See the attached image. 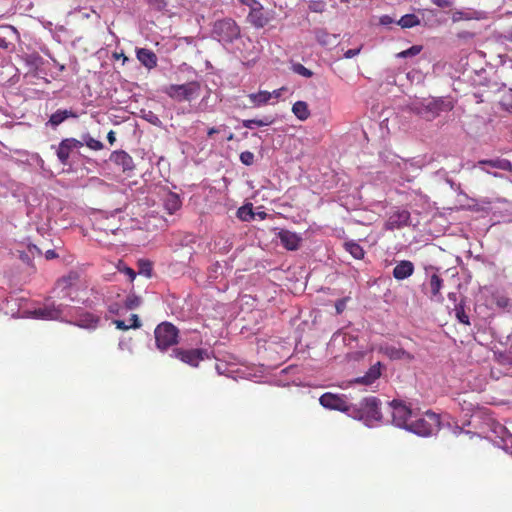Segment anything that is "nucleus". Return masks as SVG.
Instances as JSON below:
<instances>
[{"instance_id": "412c9836", "label": "nucleus", "mask_w": 512, "mask_h": 512, "mask_svg": "<svg viewBox=\"0 0 512 512\" xmlns=\"http://www.w3.org/2000/svg\"><path fill=\"white\" fill-rule=\"evenodd\" d=\"M77 117H78L77 113L74 112L73 110L59 109L50 116L48 124H50L52 127H57L61 123H63L66 119L77 118Z\"/></svg>"}, {"instance_id": "5701e85b", "label": "nucleus", "mask_w": 512, "mask_h": 512, "mask_svg": "<svg viewBox=\"0 0 512 512\" xmlns=\"http://www.w3.org/2000/svg\"><path fill=\"white\" fill-rule=\"evenodd\" d=\"M248 99L253 107H261L266 105L272 99V94L268 91L261 90L257 93L249 94Z\"/></svg>"}, {"instance_id": "bb28decb", "label": "nucleus", "mask_w": 512, "mask_h": 512, "mask_svg": "<svg viewBox=\"0 0 512 512\" xmlns=\"http://www.w3.org/2000/svg\"><path fill=\"white\" fill-rule=\"evenodd\" d=\"M344 248L347 252L351 254L353 258L357 260H361L364 258V249L357 242L347 241L344 243Z\"/></svg>"}, {"instance_id": "7c9ffc66", "label": "nucleus", "mask_w": 512, "mask_h": 512, "mask_svg": "<svg viewBox=\"0 0 512 512\" xmlns=\"http://www.w3.org/2000/svg\"><path fill=\"white\" fill-rule=\"evenodd\" d=\"M420 20L419 18L414 14H406L400 18L398 21V24L402 28H412L414 26L419 25Z\"/></svg>"}, {"instance_id": "052dcab7", "label": "nucleus", "mask_w": 512, "mask_h": 512, "mask_svg": "<svg viewBox=\"0 0 512 512\" xmlns=\"http://www.w3.org/2000/svg\"><path fill=\"white\" fill-rule=\"evenodd\" d=\"M109 311H110L111 313H118V309H117V308H116V306H114V305H111V306L109 307Z\"/></svg>"}, {"instance_id": "69168bd1", "label": "nucleus", "mask_w": 512, "mask_h": 512, "mask_svg": "<svg viewBox=\"0 0 512 512\" xmlns=\"http://www.w3.org/2000/svg\"><path fill=\"white\" fill-rule=\"evenodd\" d=\"M259 216H260V218H261V219H264V218H265V216H266V213H264V212L259 213Z\"/></svg>"}, {"instance_id": "6e6d98bb", "label": "nucleus", "mask_w": 512, "mask_h": 512, "mask_svg": "<svg viewBox=\"0 0 512 512\" xmlns=\"http://www.w3.org/2000/svg\"><path fill=\"white\" fill-rule=\"evenodd\" d=\"M344 306H345V303H344V300H340L336 303V310H337V313H341L344 309Z\"/></svg>"}, {"instance_id": "c03bdc74", "label": "nucleus", "mask_w": 512, "mask_h": 512, "mask_svg": "<svg viewBox=\"0 0 512 512\" xmlns=\"http://www.w3.org/2000/svg\"><path fill=\"white\" fill-rule=\"evenodd\" d=\"M27 251L28 253H30V255L32 257H34L35 255L37 256H40L42 254V251L40 250V248H38L36 245L34 244H29L27 246Z\"/></svg>"}, {"instance_id": "a18cd8bd", "label": "nucleus", "mask_w": 512, "mask_h": 512, "mask_svg": "<svg viewBox=\"0 0 512 512\" xmlns=\"http://www.w3.org/2000/svg\"><path fill=\"white\" fill-rule=\"evenodd\" d=\"M130 321H131V324H129V325L131 326V328L137 329V328L141 327V322H140L137 314H132L130 317Z\"/></svg>"}, {"instance_id": "393cba45", "label": "nucleus", "mask_w": 512, "mask_h": 512, "mask_svg": "<svg viewBox=\"0 0 512 512\" xmlns=\"http://www.w3.org/2000/svg\"><path fill=\"white\" fill-rule=\"evenodd\" d=\"M293 114L301 121H305L310 116L308 104L305 101H297L292 106Z\"/></svg>"}, {"instance_id": "9b49d317", "label": "nucleus", "mask_w": 512, "mask_h": 512, "mask_svg": "<svg viewBox=\"0 0 512 512\" xmlns=\"http://www.w3.org/2000/svg\"><path fill=\"white\" fill-rule=\"evenodd\" d=\"M410 212L406 209H397L390 214L385 222L386 230L401 229L409 224Z\"/></svg>"}, {"instance_id": "de8ad7c7", "label": "nucleus", "mask_w": 512, "mask_h": 512, "mask_svg": "<svg viewBox=\"0 0 512 512\" xmlns=\"http://www.w3.org/2000/svg\"><path fill=\"white\" fill-rule=\"evenodd\" d=\"M19 258L22 260L23 263L27 264V265H31L32 264V259L30 257V253L25 252H20L19 254Z\"/></svg>"}, {"instance_id": "e433bc0d", "label": "nucleus", "mask_w": 512, "mask_h": 512, "mask_svg": "<svg viewBox=\"0 0 512 512\" xmlns=\"http://www.w3.org/2000/svg\"><path fill=\"white\" fill-rule=\"evenodd\" d=\"M292 70L294 73L299 74L303 77L310 78L313 75V72L306 68L301 63H295L292 65Z\"/></svg>"}, {"instance_id": "774afa93", "label": "nucleus", "mask_w": 512, "mask_h": 512, "mask_svg": "<svg viewBox=\"0 0 512 512\" xmlns=\"http://www.w3.org/2000/svg\"><path fill=\"white\" fill-rule=\"evenodd\" d=\"M241 1H242V3H245V4L249 5L245 0H241Z\"/></svg>"}, {"instance_id": "338daca9", "label": "nucleus", "mask_w": 512, "mask_h": 512, "mask_svg": "<svg viewBox=\"0 0 512 512\" xmlns=\"http://www.w3.org/2000/svg\"><path fill=\"white\" fill-rule=\"evenodd\" d=\"M241 1H242V3H245V4L249 5L245 0H241Z\"/></svg>"}, {"instance_id": "f704fd0d", "label": "nucleus", "mask_w": 512, "mask_h": 512, "mask_svg": "<svg viewBox=\"0 0 512 512\" xmlns=\"http://www.w3.org/2000/svg\"><path fill=\"white\" fill-rule=\"evenodd\" d=\"M141 303H142L141 298L135 294H129L126 297L125 302H124L125 307L128 310H133V309L138 308Z\"/></svg>"}, {"instance_id": "9d476101", "label": "nucleus", "mask_w": 512, "mask_h": 512, "mask_svg": "<svg viewBox=\"0 0 512 512\" xmlns=\"http://www.w3.org/2000/svg\"><path fill=\"white\" fill-rule=\"evenodd\" d=\"M378 350L390 360H404L406 362H411L415 359V356L412 353L391 344L380 345Z\"/></svg>"}, {"instance_id": "423d86ee", "label": "nucleus", "mask_w": 512, "mask_h": 512, "mask_svg": "<svg viewBox=\"0 0 512 512\" xmlns=\"http://www.w3.org/2000/svg\"><path fill=\"white\" fill-rule=\"evenodd\" d=\"M178 333V329L169 322L159 324L154 331L157 348L161 351H165L177 344Z\"/></svg>"}, {"instance_id": "f3484780", "label": "nucleus", "mask_w": 512, "mask_h": 512, "mask_svg": "<svg viewBox=\"0 0 512 512\" xmlns=\"http://www.w3.org/2000/svg\"><path fill=\"white\" fill-rule=\"evenodd\" d=\"M34 315L37 318L44 320H59L61 318L62 311L60 307L51 304L35 309Z\"/></svg>"}, {"instance_id": "864d4df0", "label": "nucleus", "mask_w": 512, "mask_h": 512, "mask_svg": "<svg viewBox=\"0 0 512 512\" xmlns=\"http://www.w3.org/2000/svg\"><path fill=\"white\" fill-rule=\"evenodd\" d=\"M107 140L108 142L113 145L116 141L115 132L113 130H110L107 134Z\"/></svg>"}, {"instance_id": "f03ea898", "label": "nucleus", "mask_w": 512, "mask_h": 512, "mask_svg": "<svg viewBox=\"0 0 512 512\" xmlns=\"http://www.w3.org/2000/svg\"><path fill=\"white\" fill-rule=\"evenodd\" d=\"M380 403V400L374 396L364 398L358 404H352L353 407L350 417L363 420L367 424L373 421H379L382 418Z\"/></svg>"}, {"instance_id": "1a4fd4ad", "label": "nucleus", "mask_w": 512, "mask_h": 512, "mask_svg": "<svg viewBox=\"0 0 512 512\" xmlns=\"http://www.w3.org/2000/svg\"><path fill=\"white\" fill-rule=\"evenodd\" d=\"M207 355L204 349H183L174 348L171 356L180 360L181 362L188 364L192 367H198L199 363L204 360Z\"/></svg>"}, {"instance_id": "473e14b6", "label": "nucleus", "mask_w": 512, "mask_h": 512, "mask_svg": "<svg viewBox=\"0 0 512 512\" xmlns=\"http://www.w3.org/2000/svg\"><path fill=\"white\" fill-rule=\"evenodd\" d=\"M83 142L86 144L88 148L94 151L102 150L104 145L101 141L94 139L89 134H85L82 136Z\"/></svg>"}, {"instance_id": "4468645a", "label": "nucleus", "mask_w": 512, "mask_h": 512, "mask_svg": "<svg viewBox=\"0 0 512 512\" xmlns=\"http://www.w3.org/2000/svg\"><path fill=\"white\" fill-rule=\"evenodd\" d=\"M110 160L117 166L122 168V171L128 172L135 168L132 157L124 150L114 151L110 155Z\"/></svg>"}, {"instance_id": "c85d7f7f", "label": "nucleus", "mask_w": 512, "mask_h": 512, "mask_svg": "<svg viewBox=\"0 0 512 512\" xmlns=\"http://www.w3.org/2000/svg\"><path fill=\"white\" fill-rule=\"evenodd\" d=\"M454 311H455V317L457 318V320L460 323H462L464 325H470V318L465 311V301L464 300H461L458 304H456Z\"/></svg>"}, {"instance_id": "a211bd4d", "label": "nucleus", "mask_w": 512, "mask_h": 512, "mask_svg": "<svg viewBox=\"0 0 512 512\" xmlns=\"http://www.w3.org/2000/svg\"><path fill=\"white\" fill-rule=\"evenodd\" d=\"M414 264L409 260L400 261L393 269V276L397 280H404L414 273Z\"/></svg>"}, {"instance_id": "f257e3e1", "label": "nucleus", "mask_w": 512, "mask_h": 512, "mask_svg": "<svg viewBox=\"0 0 512 512\" xmlns=\"http://www.w3.org/2000/svg\"><path fill=\"white\" fill-rule=\"evenodd\" d=\"M454 106L455 102L451 97H429L413 101L409 110L427 121H433L442 112L452 111Z\"/></svg>"}, {"instance_id": "20e7f679", "label": "nucleus", "mask_w": 512, "mask_h": 512, "mask_svg": "<svg viewBox=\"0 0 512 512\" xmlns=\"http://www.w3.org/2000/svg\"><path fill=\"white\" fill-rule=\"evenodd\" d=\"M163 92L177 102H191L199 97L201 84L198 81H190L184 84H170L163 89Z\"/></svg>"}, {"instance_id": "79ce46f5", "label": "nucleus", "mask_w": 512, "mask_h": 512, "mask_svg": "<svg viewBox=\"0 0 512 512\" xmlns=\"http://www.w3.org/2000/svg\"><path fill=\"white\" fill-rule=\"evenodd\" d=\"M433 4L440 8H448L453 5L452 0H431Z\"/></svg>"}, {"instance_id": "dca6fc26", "label": "nucleus", "mask_w": 512, "mask_h": 512, "mask_svg": "<svg viewBox=\"0 0 512 512\" xmlns=\"http://www.w3.org/2000/svg\"><path fill=\"white\" fill-rule=\"evenodd\" d=\"M382 364L381 362H377L374 365H372L368 371L365 373V375L358 377L355 379V382L362 385H371L373 384L377 379L380 378L382 374Z\"/></svg>"}, {"instance_id": "bf43d9fd", "label": "nucleus", "mask_w": 512, "mask_h": 512, "mask_svg": "<svg viewBox=\"0 0 512 512\" xmlns=\"http://www.w3.org/2000/svg\"><path fill=\"white\" fill-rule=\"evenodd\" d=\"M218 132H219V130H218L217 128L212 127V128H210V129L208 130V133H207V134H208V136H209V137H211V136H213L214 134H216V133H218Z\"/></svg>"}, {"instance_id": "0e129e2a", "label": "nucleus", "mask_w": 512, "mask_h": 512, "mask_svg": "<svg viewBox=\"0 0 512 512\" xmlns=\"http://www.w3.org/2000/svg\"><path fill=\"white\" fill-rule=\"evenodd\" d=\"M233 137H234V134H233V133H231V134L227 137V140H228V141H231V140L233 139Z\"/></svg>"}, {"instance_id": "b1692460", "label": "nucleus", "mask_w": 512, "mask_h": 512, "mask_svg": "<svg viewBox=\"0 0 512 512\" xmlns=\"http://www.w3.org/2000/svg\"><path fill=\"white\" fill-rule=\"evenodd\" d=\"M429 287L431 292V299L442 298L441 289L443 287V279L437 274H432L429 281Z\"/></svg>"}, {"instance_id": "72a5a7b5", "label": "nucleus", "mask_w": 512, "mask_h": 512, "mask_svg": "<svg viewBox=\"0 0 512 512\" xmlns=\"http://www.w3.org/2000/svg\"><path fill=\"white\" fill-rule=\"evenodd\" d=\"M142 115L141 117L146 120L148 123L156 126V127H161L162 126V121L160 120V118L158 117V115H156L153 111H145V110H142L141 111Z\"/></svg>"}, {"instance_id": "49530a36", "label": "nucleus", "mask_w": 512, "mask_h": 512, "mask_svg": "<svg viewBox=\"0 0 512 512\" xmlns=\"http://www.w3.org/2000/svg\"><path fill=\"white\" fill-rule=\"evenodd\" d=\"M113 324L116 326L117 329L126 331L131 328L130 325L126 324L123 320H114Z\"/></svg>"}, {"instance_id": "4d7b16f0", "label": "nucleus", "mask_w": 512, "mask_h": 512, "mask_svg": "<svg viewBox=\"0 0 512 512\" xmlns=\"http://www.w3.org/2000/svg\"><path fill=\"white\" fill-rule=\"evenodd\" d=\"M0 47L1 48H4V49H7L8 48V42L6 41L5 38L3 37H0Z\"/></svg>"}, {"instance_id": "c9c22d12", "label": "nucleus", "mask_w": 512, "mask_h": 512, "mask_svg": "<svg viewBox=\"0 0 512 512\" xmlns=\"http://www.w3.org/2000/svg\"><path fill=\"white\" fill-rule=\"evenodd\" d=\"M422 50V46L420 45H413L410 48L401 51L396 54L397 58H408L418 55Z\"/></svg>"}, {"instance_id": "ea45409f", "label": "nucleus", "mask_w": 512, "mask_h": 512, "mask_svg": "<svg viewBox=\"0 0 512 512\" xmlns=\"http://www.w3.org/2000/svg\"><path fill=\"white\" fill-rule=\"evenodd\" d=\"M152 271L151 263L148 261L140 262V273L145 274V276L150 277Z\"/></svg>"}, {"instance_id": "e2e57ef3", "label": "nucleus", "mask_w": 512, "mask_h": 512, "mask_svg": "<svg viewBox=\"0 0 512 512\" xmlns=\"http://www.w3.org/2000/svg\"><path fill=\"white\" fill-rule=\"evenodd\" d=\"M505 38L509 41H512V33H509L508 35H505Z\"/></svg>"}, {"instance_id": "a878e982", "label": "nucleus", "mask_w": 512, "mask_h": 512, "mask_svg": "<svg viewBox=\"0 0 512 512\" xmlns=\"http://www.w3.org/2000/svg\"><path fill=\"white\" fill-rule=\"evenodd\" d=\"M164 206L166 210L173 214L175 211H177L181 206V200L179 196L175 193H168L164 200Z\"/></svg>"}, {"instance_id": "7ed1b4c3", "label": "nucleus", "mask_w": 512, "mask_h": 512, "mask_svg": "<svg viewBox=\"0 0 512 512\" xmlns=\"http://www.w3.org/2000/svg\"><path fill=\"white\" fill-rule=\"evenodd\" d=\"M211 34L218 42L231 44L240 37L241 29L232 18H223L214 22Z\"/></svg>"}, {"instance_id": "f8f14e48", "label": "nucleus", "mask_w": 512, "mask_h": 512, "mask_svg": "<svg viewBox=\"0 0 512 512\" xmlns=\"http://www.w3.org/2000/svg\"><path fill=\"white\" fill-rule=\"evenodd\" d=\"M83 146V142L75 138L63 139L57 149V157L61 164L66 165L68 163L70 153L73 149H78Z\"/></svg>"}, {"instance_id": "603ef678", "label": "nucleus", "mask_w": 512, "mask_h": 512, "mask_svg": "<svg viewBox=\"0 0 512 512\" xmlns=\"http://www.w3.org/2000/svg\"><path fill=\"white\" fill-rule=\"evenodd\" d=\"M58 257V254L54 250H47L45 253V258L47 260L55 259Z\"/></svg>"}, {"instance_id": "4c0bfd02", "label": "nucleus", "mask_w": 512, "mask_h": 512, "mask_svg": "<svg viewBox=\"0 0 512 512\" xmlns=\"http://www.w3.org/2000/svg\"><path fill=\"white\" fill-rule=\"evenodd\" d=\"M149 7L156 11H163L167 7L166 0H145Z\"/></svg>"}, {"instance_id": "2f4dec72", "label": "nucleus", "mask_w": 512, "mask_h": 512, "mask_svg": "<svg viewBox=\"0 0 512 512\" xmlns=\"http://www.w3.org/2000/svg\"><path fill=\"white\" fill-rule=\"evenodd\" d=\"M237 216L242 221H251L255 218V213L252 209V204L244 205L237 211Z\"/></svg>"}, {"instance_id": "37998d69", "label": "nucleus", "mask_w": 512, "mask_h": 512, "mask_svg": "<svg viewBox=\"0 0 512 512\" xmlns=\"http://www.w3.org/2000/svg\"><path fill=\"white\" fill-rule=\"evenodd\" d=\"M463 19L468 20V19H470V17L462 11H456L452 15L453 22H457V21H460Z\"/></svg>"}, {"instance_id": "6ab92c4d", "label": "nucleus", "mask_w": 512, "mask_h": 512, "mask_svg": "<svg viewBox=\"0 0 512 512\" xmlns=\"http://www.w3.org/2000/svg\"><path fill=\"white\" fill-rule=\"evenodd\" d=\"M137 59L139 62L148 69L155 68L157 66L156 54L146 48H140L137 50Z\"/></svg>"}, {"instance_id": "0eeeda50", "label": "nucleus", "mask_w": 512, "mask_h": 512, "mask_svg": "<svg viewBox=\"0 0 512 512\" xmlns=\"http://www.w3.org/2000/svg\"><path fill=\"white\" fill-rule=\"evenodd\" d=\"M393 423L407 429L413 418H416V412L401 400H393L389 403Z\"/></svg>"}, {"instance_id": "5fc2aeb1", "label": "nucleus", "mask_w": 512, "mask_h": 512, "mask_svg": "<svg viewBox=\"0 0 512 512\" xmlns=\"http://www.w3.org/2000/svg\"><path fill=\"white\" fill-rule=\"evenodd\" d=\"M285 90L284 87L274 90L273 92H270L272 94V98L278 99L281 97L282 92Z\"/></svg>"}, {"instance_id": "39448f33", "label": "nucleus", "mask_w": 512, "mask_h": 512, "mask_svg": "<svg viewBox=\"0 0 512 512\" xmlns=\"http://www.w3.org/2000/svg\"><path fill=\"white\" fill-rule=\"evenodd\" d=\"M440 427V417L434 412L427 411L423 416L413 418L407 430L419 435L430 436Z\"/></svg>"}, {"instance_id": "4be33fe9", "label": "nucleus", "mask_w": 512, "mask_h": 512, "mask_svg": "<svg viewBox=\"0 0 512 512\" xmlns=\"http://www.w3.org/2000/svg\"><path fill=\"white\" fill-rule=\"evenodd\" d=\"M479 165H488L492 168L503 170V171H512V163L508 159L504 158H495V159H484L478 162Z\"/></svg>"}, {"instance_id": "a19ab883", "label": "nucleus", "mask_w": 512, "mask_h": 512, "mask_svg": "<svg viewBox=\"0 0 512 512\" xmlns=\"http://www.w3.org/2000/svg\"><path fill=\"white\" fill-rule=\"evenodd\" d=\"M309 8L313 12L321 13L324 10V3L315 1L309 5Z\"/></svg>"}, {"instance_id": "2eb2a0df", "label": "nucleus", "mask_w": 512, "mask_h": 512, "mask_svg": "<svg viewBox=\"0 0 512 512\" xmlns=\"http://www.w3.org/2000/svg\"><path fill=\"white\" fill-rule=\"evenodd\" d=\"M278 237L280 239L281 244L287 250H297L300 246L302 238L295 232H291L289 230H281L278 233Z\"/></svg>"}, {"instance_id": "58836bf2", "label": "nucleus", "mask_w": 512, "mask_h": 512, "mask_svg": "<svg viewBox=\"0 0 512 512\" xmlns=\"http://www.w3.org/2000/svg\"><path fill=\"white\" fill-rule=\"evenodd\" d=\"M240 161L247 166L254 163V154L250 151H244L240 154Z\"/></svg>"}, {"instance_id": "6e6552de", "label": "nucleus", "mask_w": 512, "mask_h": 512, "mask_svg": "<svg viewBox=\"0 0 512 512\" xmlns=\"http://www.w3.org/2000/svg\"><path fill=\"white\" fill-rule=\"evenodd\" d=\"M320 404L327 409L337 410L340 412L346 413L348 416H351L352 412V403L347 401V397L345 395L333 394L330 392L324 393L319 398Z\"/></svg>"}, {"instance_id": "cd10ccee", "label": "nucleus", "mask_w": 512, "mask_h": 512, "mask_svg": "<svg viewBox=\"0 0 512 512\" xmlns=\"http://www.w3.org/2000/svg\"><path fill=\"white\" fill-rule=\"evenodd\" d=\"M315 37L319 44L323 46L331 45L335 42L336 36L328 33L324 29L315 30Z\"/></svg>"}, {"instance_id": "680f3d73", "label": "nucleus", "mask_w": 512, "mask_h": 512, "mask_svg": "<svg viewBox=\"0 0 512 512\" xmlns=\"http://www.w3.org/2000/svg\"><path fill=\"white\" fill-rule=\"evenodd\" d=\"M448 297H449V299H451V300H454V301H455V300H456V293H449V294H448Z\"/></svg>"}, {"instance_id": "aec40b11", "label": "nucleus", "mask_w": 512, "mask_h": 512, "mask_svg": "<svg viewBox=\"0 0 512 512\" xmlns=\"http://www.w3.org/2000/svg\"><path fill=\"white\" fill-rule=\"evenodd\" d=\"M99 321L100 319L98 316H95L89 312H81L75 321V325L81 328L91 329L96 328Z\"/></svg>"}, {"instance_id": "c756f323", "label": "nucleus", "mask_w": 512, "mask_h": 512, "mask_svg": "<svg viewBox=\"0 0 512 512\" xmlns=\"http://www.w3.org/2000/svg\"><path fill=\"white\" fill-rule=\"evenodd\" d=\"M274 122L272 117H264L263 119H246L242 121L245 128L253 129L254 126H268Z\"/></svg>"}, {"instance_id": "8fccbe9b", "label": "nucleus", "mask_w": 512, "mask_h": 512, "mask_svg": "<svg viewBox=\"0 0 512 512\" xmlns=\"http://www.w3.org/2000/svg\"><path fill=\"white\" fill-rule=\"evenodd\" d=\"M123 272L130 278L131 281H133L136 277V273L132 268L125 267Z\"/></svg>"}, {"instance_id": "ddd939ff", "label": "nucleus", "mask_w": 512, "mask_h": 512, "mask_svg": "<svg viewBox=\"0 0 512 512\" xmlns=\"http://www.w3.org/2000/svg\"><path fill=\"white\" fill-rule=\"evenodd\" d=\"M251 1L253 2L254 6L250 9V12L247 16V21L255 28H263L268 24L269 18L264 13L263 7L260 3H258L256 0Z\"/></svg>"}, {"instance_id": "3c124183", "label": "nucleus", "mask_w": 512, "mask_h": 512, "mask_svg": "<svg viewBox=\"0 0 512 512\" xmlns=\"http://www.w3.org/2000/svg\"><path fill=\"white\" fill-rule=\"evenodd\" d=\"M474 36L475 34L469 31H462L458 33V37L462 39H470L473 38Z\"/></svg>"}, {"instance_id": "09e8293b", "label": "nucleus", "mask_w": 512, "mask_h": 512, "mask_svg": "<svg viewBox=\"0 0 512 512\" xmlns=\"http://www.w3.org/2000/svg\"><path fill=\"white\" fill-rule=\"evenodd\" d=\"M359 52H360V49H359V48H357V49H349V50H347V51L345 52L344 56H345V58H348V59H349V58H353V57H355L356 55H358V54H359Z\"/></svg>"}, {"instance_id": "13d9d810", "label": "nucleus", "mask_w": 512, "mask_h": 512, "mask_svg": "<svg viewBox=\"0 0 512 512\" xmlns=\"http://www.w3.org/2000/svg\"><path fill=\"white\" fill-rule=\"evenodd\" d=\"M507 304H508V299L507 298H501L500 300H498V305L499 306L505 307V306H507Z\"/></svg>"}]
</instances>
